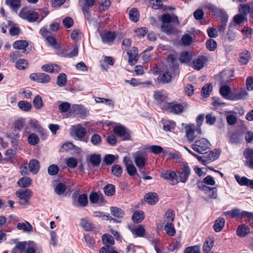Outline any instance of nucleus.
<instances>
[{
	"label": "nucleus",
	"instance_id": "1",
	"mask_svg": "<svg viewBox=\"0 0 253 253\" xmlns=\"http://www.w3.org/2000/svg\"><path fill=\"white\" fill-rule=\"evenodd\" d=\"M161 30L167 34H174L176 32L177 28L179 25L176 16L165 14L162 15Z\"/></svg>",
	"mask_w": 253,
	"mask_h": 253
},
{
	"label": "nucleus",
	"instance_id": "2",
	"mask_svg": "<svg viewBox=\"0 0 253 253\" xmlns=\"http://www.w3.org/2000/svg\"><path fill=\"white\" fill-rule=\"evenodd\" d=\"M191 173V169L187 163H182L177 171L176 179L178 182L185 183L187 182Z\"/></svg>",
	"mask_w": 253,
	"mask_h": 253
},
{
	"label": "nucleus",
	"instance_id": "3",
	"mask_svg": "<svg viewBox=\"0 0 253 253\" xmlns=\"http://www.w3.org/2000/svg\"><path fill=\"white\" fill-rule=\"evenodd\" d=\"M211 144L207 139L201 138L196 139L195 143L191 145L193 150L199 153H206L210 149Z\"/></svg>",
	"mask_w": 253,
	"mask_h": 253
},
{
	"label": "nucleus",
	"instance_id": "4",
	"mask_svg": "<svg viewBox=\"0 0 253 253\" xmlns=\"http://www.w3.org/2000/svg\"><path fill=\"white\" fill-rule=\"evenodd\" d=\"M70 133L75 139L85 142L87 141V139L84 138L86 134V129L81 124L73 126L71 128Z\"/></svg>",
	"mask_w": 253,
	"mask_h": 253
},
{
	"label": "nucleus",
	"instance_id": "5",
	"mask_svg": "<svg viewBox=\"0 0 253 253\" xmlns=\"http://www.w3.org/2000/svg\"><path fill=\"white\" fill-rule=\"evenodd\" d=\"M185 129L186 137L190 142L195 141L198 135L202 134L201 129L198 131V128L194 124L186 125Z\"/></svg>",
	"mask_w": 253,
	"mask_h": 253
},
{
	"label": "nucleus",
	"instance_id": "6",
	"mask_svg": "<svg viewBox=\"0 0 253 253\" xmlns=\"http://www.w3.org/2000/svg\"><path fill=\"white\" fill-rule=\"evenodd\" d=\"M134 163L138 168L140 172L142 169L145 166L147 161V156L141 151L135 152L132 154Z\"/></svg>",
	"mask_w": 253,
	"mask_h": 253
},
{
	"label": "nucleus",
	"instance_id": "7",
	"mask_svg": "<svg viewBox=\"0 0 253 253\" xmlns=\"http://www.w3.org/2000/svg\"><path fill=\"white\" fill-rule=\"evenodd\" d=\"M32 191L29 189H20L16 192V195L20 199V204L22 205H27L32 196Z\"/></svg>",
	"mask_w": 253,
	"mask_h": 253
},
{
	"label": "nucleus",
	"instance_id": "8",
	"mask_svg": "<svg viewBox=\"0 0 253 253\" xmlns=\"http://www.w3.org/2000/svg\"><path fill=\"white\" fill-rule=\"evenodd\" d=\"M31 80L42 84H46L50 82V76L43 73H32L29 76Z\"/></svg>",
	"mask_w": 253,
	"mask_h": 253
},
{
	"label": "nucleus",
	"instance_id": "9",
	"mask_svg": "<svg viewBox=\"0 0 253 253\" xmlns=\"http://www.w3.org/2000/svg\"><path fill=\"white\" fill-rule=\"evenodd\" d=\"M20 16L30 22H34L37 20L39 15L37 12L26 9H22L20 14Z\"/></svg>",
	"mask_w": 253,
	"mask_h": 253
},
{
	"label": "nucleus",
	"instance_id": "10",
	"mask_svg": "<svg viewBox=\"0 0 253 253\" xmlns=\"http://www.w3.org/2000/svg\"><path fill=\"white\" fill-rule=\"evenodd\" d=\"M208 61V57L207 56L200 55L193 60L191 66L195 70H200L203 68Z\"/></svg>",
	"mask_w": 253,
	"mask_h": 253
},
{
	"label": "nucleus",
	"instance_id": "11",
	"mask_svg": "<svg viewBox=\"0 0 253 253\" xmlns=\"http://www.w3.org/2000/svg\"><path fill=\"white\" fill-rule=\"evenodd\" d=\"M114 132L118 136L120 137L123 140H128L130 138L129 131L124 126L119 125L113 128Z\"/></svg>",
	"mask_w": 253,
	"mask_h": 253
},
{
	"label": "nucleus",
	"instance_id": "12",
	"mask_svg": "<svg viewBox=\"0 0 253 253\" xmlns=\"http://www.w3.org/2000/svg\"><path fill=\"white\" fill-rule=\"evenodd\" d=\"M165 107L174 114H180L184 110V106L182 104L175 102L166 103Z\"/></svg>",
	"mask_w": 253,
	"mask_h": 253
},
{
	"label": "nucleus",
	"instance_id": "13",
	"mask_svg": "<svg viewBox=\"0 0 253 253\" xmlns=\"http://www.w3.org/2000/svg\"><path fill=\"white\" fill-rule=\"evenodd\" d=\"M100 37L102 42L104 43L110 45L114 42L116 38V35L114 32L105 31L104 33L100 34Z\"/></svg>",
	"mask_w": 253,
	"mask_h": 253
},
{
	"label": "nucleus",
	"instance_id": "14",
	"mask_svg": "<svg viewBox=\"0 0 253 253\" xmlns=\"http://www.w3.org/2000/svg\"><path fill=\"white\" fill-rule=\"evenodd\" d=\"M161 176L165 179L170 181V184L175 185L178 183L176 179V173L171 170H164L161 173Z\"/></svg>",
	"mask_w": 253,
	"mask_h": 253
},
{
	"label": "nucleus",
	"instance_id": "15",
	"mask_svg": "<svg viewBox=\"0 0 253 253\" xmlns=\"http://www.w3.org/2000/svg\"><path fill=\"white\" fill-rule=\"evenodd\" d=\"M209 9L215 14H218L219 15L221 23H227L228 19V16L224 10L219 9L213 5L210 6L209 7Z\"/></svg>",
	"mask_w": 253,
	"mask_h": 253
},
{
	"label": "nucleus",
	"instance_id": "16",
	"mask_svg": "<svg viewBox=\"0 0 253 253\" xmlns=\"http://www.w3.org/2000/svg\"><path fill=\"white\" fill-rule=\"evenodd\" d=\"M220 76L221 82L224 84L227 83L233 79L234 70L232 69H226L221 72Z\"/></svg>",
	"mask_w": 253,
	"mask_h": 253
},
{
	"label": "nucleus",
	"instance_id": "17",
	"mask_svg": "<svg viewBox=\"0 0 253 253\" xmlns=\"http://www.w3.org/2000/svg\"><path fill=\"white\" fill-rule=\"evenodd\" d=\"M73 114L77 118H84L87 115V110L82 105H75L73 107Z\"/></svg>",
	"mask_w": 253,
	"mask_h": 253
},
{
	"label": "nucleus",
	"instance_id": "18",
	"mask_svg": "<svg viewBox=\"0 0 253 253\" xmlns=\"http://www.w3.org/2000/svg\"><path fill=\"white\" fill-rule=\"evenodd\" d=\"M43 71L50 73H57L61 70L60 66L56 64H47L42 66Z\"/></svg>",
	"mask_w": 253,
	"mask_h": 253
},
{
	"label": "nucleus",
	"instance_id": "19",
	"mask_svg": "<svg viewBox=\"0 0 253 253\" xmlns=\"http://www.w3.org/2000/svg\"><path fill=\"white\" fill-rule=\"evenodd\" d=\"M128 56V63L131 65H134L137 61L138 50L135 47H133L127 51Z\"/></svg>",
	"mask_w": 253,
	"mask_h": 253
},
{
	"label": "nucleus",
	"instance_id": "20",
	"mask_svg": "<svg viewBox=\"0 0 253 253\" xmlns=\"http://www.w3.org/2000/svg\"><path fill=\"white\" fill-rule=\"evenodd\" d=\"M235 178L237 182L242 186H247L253 189V179L250 180L246 177L236 175Z\"/></svg>",
	"mask_w": 253,
	"mask_h": 253
},
{
	"label": "nucleus",
	"instance_id": "21",
	"mask_svg": "<svg viewBox=\"0 0 253 253\" xmlns=\"http://www.w3.org/2000/svg\"><path fill=\"white\" fill-rule=\"evenodd\" d=\"M171 75L168 72H165L160 74L157 79V84H168L171 81Z\"/></svg>",
	"mask_w": 253,
	"mask_h": 253
},
{
	"label": "nucleus",
	"instance_id": "22",
	"mask_svg": "<svg viewBox=\"0 0 253 253\" xmlns=\"http://www.w3.org/2000/svg\"><path fill=\"white\" fill-rule=\"evenodd\" d=\"M229 142L233 144H237L241 142V134L238 132H229L227 134Z\"/></svg>",
	"mask_w": 253,
	"mask_h": 253
},
{
	"label": "nucleus",
	"instance_id": "23",
	"mask_svg": "<svg viewBox=\"0 0 253 253\" xmlns=\"http://www.w3.org/2000/svg\"><path fill=\"white\" fill-rule=\"evenodd\" d=\"M220 154L219 150H214V151H211L210 153L206 156V160H203V164L206 165L207 163L211 162H212L217 159Z\"/></svg>",
	"mask_w": 253,
	"mask_h": 253
},
{
	"label": "nucleus",
	"instance_id": "24",
	"mask_svg": "<svg viewBox=\"0 0 253 253\" xmlns=\"http://www.w3.org/2000/svg\"><path fill=\"white\" fill-rule=\"evenodd\" d=\"M248 95V92L246 90L243 89L237 93L231 94L230 100L237 101L239 100L245 99Z\"/></svg>",
	"mask_w": 253,
	"mask_h": 253
},
{
	"label": "nucleus",
	"instance_id": "25",
	"mask_svg": "<svg viewBox=\"0 0 253 253\" xmlns=\"http://www.w3.org/2000/svg\"><path fill=\"white\" fill-rule=\"evenodd\" d=\"M110 211L112 214L117 218L115 220L118 222H120L119 219L123 218L125 215V212L122 210L115 207H111Z\"/></svg>",
	"mask_w": 253,
	"mask_h": 253
},
{
	"label": "nucleus",
	"instance_id": "26",
	"mask_svg": "<svg viewBox=\"0 0 253 253\" xmlns=\"http://www.w3.org/2000/svg\"><path fill=\"white\" fill-rule=\"evenodd\" d=\"M225 221L224 218L220 217L215 221L213 225V229L215 232H220L225 226Z\"/></svg>",
	"mask_w": 253,
	"mask_h": 253
},
{
	"label": "nucleus",
	"instance_id": "27",
	"mask_svg": "<svg viewBox=\"0 0 253 253\" xmlns=\"http://www.w3.org/2000/svg\"><path fill=\"white\" fill-rule=\"evenodd\" d=\"M29 168L30 171L34 174H37L40 168V164L38 160L32 159L30 161L29 163Z\"/></svg>",
	"mask_w": 253,
	"mask_h": 253
},
{
	"label": "nucleus",
	"instance_id": "28",
	"mask_svg": "<svg viewBox=\"0 0 253 253\" xmlns=\"http://www.w3.org/2000/svg\"><path fill=\"white\" fill-rule=\"evenodd\" d=\"M145 199L149 204L153 205L158 202L159 198L156 193H149L146 194Z\"/></svg>",
	"mask_w": 253,
	"mask_h": 253
},
{
	"label": "nucleus",
	"instance_id": "29",
	"mask_svg": "<svg viewBox=\"0 0 253 253\" xmlns=\"http://www.w3.org/2000/svg\"><path fill=\"white\" fill-rule=\"evenodd\" d=\"M250 232V229L245 224L239 225L236 230L237 235L240 237L246 236Z\"/></svg>",
	"mask_w": 253,
	"mask_h": 253
},
{
	"label": "nucleus",
	"instance_id": "30",
	"mask_svg": "<svg viewBox=\"0 0 253 253\" xmlns=\"http://www.w3.org/2000/svg\"><path fill=\"white\" fill-rule=\"evenodd\" d=\"M28 43L26 41L18 40L14 42L13 43V47L16 49L23 50L25 51L27 47L28 46Z\"/></svg>",
	"mask_w": 253,
	"mask_h": 253
},
{
	"label": "nucleus",
	"instance_id": "31",
	"mask_svg": "<svg viewBox=\"0 0 253 253\" xmlns=\"http://www.w3.org/2000/svg\"><path fill=\"white\" fill-rule=\"evenodd\" d=\"M78 203L74 202L73 205L76 207H85L88 203L87 196L86 194H83L78 198Z\"/></svg>",
	"mask_w": 253,
	"mask_h": 253
},
{
	"label": "nucleus",
	"instance_id": "32",
	"mask_svg": "<svg viewBox=\"0 0 253 253\" xmlns=\"http://www.w3.org/2000/svg\"><path fill=\"white\" fill-rule=\"evenodd\" d=\"M214 240L211 238H208L204 243L203 249L205 253H209L213 247Z\"/></svg>",
	"mask_w": 253,
	"mask_h": 253
},
{
	"label": "nucleus",
	"instance_id": "33",
	"mask_svg": "<svg viewBox=\"0 0 253 253\" xmlns=\"http://www.w3.org/2000/svg\"><path fill=\"white\" fill-rule=\"evenodd\" d=\"M102 241L103 243L105 245L103 247H112V245L114 244L113 237L109 234H104L102 236Z\"/></svg>",
	"mask_w": 253,
	"mask_h": 253
},
{
	"label": "nucleus",
	"instance_id": "34",
	"mask_svg": "<svg viewBox=\"0 0 253 253\" xmlns=\"http://www.w3.org/2000/svg\"><path fill=\"white\" fill-rule=\"evenodd\" d=\"M174 212L171 210H169L165 214L164 221L166 224L172 223L174 219Z\"/></svg>",
	"mask_w": 253,
	"mask_h": 253
},
{
	"label": "nucleus",
	"instance_id": "35",
	"mask_svg": "<svg viewBox=\"0 0 253 253\" xmlns=\"http://www.w3.org/2000/svg\"><path fill=\"white\" fill-rule=\"evenodd\" d=\"M231 91V88L229 86L223 85L220 87L219 92L224 98L230 100Z\"/></svg>",
	"mask_w": 253,
	"mask_h": 253
},
{
	"label": "nucleus",
	"instance_id": "36",
	"mask_svg": "<svg viewBox=\"0 0 253 253\" xmlns=\"http://www.w3.org/2000/svg\"><path fill=\"white\" fill-rule=\"evenodd\" d=\"M144 218V213L142 211H135L132 216V219L134 223L141 222Z\"/></svg>",
	"mask_w": 253,
	"mask_h": 253
},
{
	"label": "nucleus",
	"instance_id": "37",
	"mask_svg": "<svg viewBox=\"0 0 253 253\" xmlns=\"http://www.w3.org/2000/svg\"><path fill=\"white\" fill-rule=\"evenodd\" d=\"M17 228L18 230H22L26 232H31L33 230L32 226L27 221H25L24 223H18L17 225Z\"/></svg>",
	"mask_w": 253,
	"mask_h": 253
},
{
	"label": "nucleus",
	"instance_id": "38",
	"mask_svg": "<svg viewBox=\"0 0 253 253\" xmlns=\"http://www.w3.org/2000/svg\"><path fill=\"white\" fill-rule=\"evenodd\" d=\"M32 181V180L30 177L25 176L20 178L18 181L17 184L21 187L26 188L31 185Z\"/></svg>",
	"mask_w": 253,
	"mask_h": 253
},
{
	"label": "nucleus",
	"instance_id": "39",
	"mask_svg": "<svg viewBox=\"0 0 253 253\" xmlns=\"http://www.w3.org/2000/svg\"><path fill=\"white\" fill-rule=\"evenodd\" d=\"M129 17L130 20L134 22H136L139 20V11L136 8H132L129 11Z\"/></svg>",
	"mask_w": 253,
	"mask_h": 253
},
{
	"label": "nucleus",
	"instance_id": "40",
	"mask_svg": "<svg viewBox=\"0 0 253 253\" xmlns=\"http://www.w3.org/2000/svg\"><path fill=\"white\" fill-rule=\"evenodd\" d=\"M28 62L24 59H20L15 62V66L18 70H24L28 68Z\"/></svg>",
	"mask_w": 253,
	"mask_h": 253
},
{
	"label": "nucleus",
	"instance_id": "41",
	"mask_svg": "<svg viewBox=\"0 0 253 253\" xmlns=\"http://www.w3.org/2000/svg\"><path fill=\"white\" fill-rule=\"evenodd\" d=\"M164 230L169 236L173 237L175 235L176 231L172 223L166 224L164 226Z\"/></svg>",
	"mask_w": 253,
	"mask_h": 253
},
{
	"label": "nucleus",
	"instance_id": "42",
	"mask_svg": "<svg viewBox=\"0 0 253 253\" xmlns=\"http://www.w3.org/2000/svg\"><path fill=\"white\" fill-rule=\"evenodd\" d=\"M212 89V86L211 84H205L201 90V95L202 96L207 98L208 97Z\"/></svg>",
	"mask_w": 253,
	"mask_h": 253
},
{
	"label": "nucleus",
	"instance_id": "43",
	"mask_svg": "<svg viewBox=\"0 0 253 253\" xmlns=\"http://www.w3.org/2000/svg\"><path fill=\"white\" fill-rule=\"evenodd\" d=\"M250 59V53L248 51H245L241 53L239 57V61L242 64H246Z\"/></svg>",
	"mask_w": 253,
	"mask_h": 253
},
{
	"label": "nucleus",
	"instance_id": "44",
	"mask_svg": "<svg viewBox=\"0 0 253 253\" xmlns=\"http://www.w3.org/2000/svg\"><path fill=\"white\" fill-rule=\"evenodd\" d=\"M6 4L13 10H17L21 6L20 0H5Z\"/></svg>",
	"mask_w": 253,
	"mask_h": 253
},
{
	"label": "nucleus",
	"instance_id": "45",
	"mask_svg": "<svg viewBox=\"0 0 253 253\" xmlns=\"http://www.w3.org/2000/svg\"><path fill=\"white\" fill-rule=\"evenodd\" d=\"M192 58V55L187 51L181 52L179 57V60L181 63L188 64Z\"/></svg>",
	"mask_w": 253,
	"mask_h": 253
},
{
	"label": "nucleus",
	"instance_id": "46",
	"mask_svg": "<svg viewBox=\"0 0 253 253\" xmlns=\"http://www.w3.org/2000/svg\"><path fill=\"white\" fill-rule=\"evenodd\" d=\"M105 194L107 196H111L115 193V186L111 184L106 185L103 188Z\"/></svg>",
	"mask_w": 253,
	"mask_h": 253
},
{
	"label": "nucleus",
	"instance_id": "47",
	"mask_svg": "<svg viewBox=\"0 0 253 253\" xmlns=\"http://www.w3.org/2000/svg\"><path fill=\"white\" fill-rule=\"evenodd\" d=\"M67 80L66 75L64 73H61L57 77L56 84L59 86L62 87L66 84Z\"/></svg>",
	"mask_w": 253,
	"mask_h": 253
},
{
	"label": "nucleus",
	"instance_id": "48",
	"mask_svg": "<svg viewBox=\"0 0 253 253\" xmlns=\"http://www.w3.org/2000/svg\"><path fill=\"white\" fill-rule=\"evenodd\" d=\"M95 101L97 103H106L108 106L113 108L114 106V101L112 99H106L104 98H101L99 97H94Z\"/></svg>",
	"mask_w": 253,
	"mask_h": 253
},
{
	"label": "nucleus",
	"instance_id": "49",
	"mask_svg": "<svg viewBox=\"0 0 253 253\" xmlns=\"http://www.w3.org/2000/svg\"><path fill=\"white\" fill-rule=\"evenodd\" d=\"M125 82L133 86H136L140 84H147V85H151L152 84L151 81H147L146 82L141 83L138 81L135 78H132L130 80H125Z\"/></svg>",
	"mask_w": 253,
	"mask_h": 253
},
{
	"label": "nucleus",
	"instance_id": "50",
	"mask_svg": "<svg viewBox=\"0 0 253 253\" xmlns=\"http://www.w3.org/2000/svg\"><path fill=\"white\" fill-rule=\"evenodd\" d=\"M33 105L37 109H40L43 107V103L40 95H38L34 98Z\"/></svg>",
	"mask_w": 253,
	"mask_h": 253
},
{
	"label": "nucleus",
	"instance_id": "51",
	"mask_svg": "<svg viewBox=\"0 0 253 253\" xmlns=\"http://www.w3.org/2000/svg\"><path fill=\"white\" fill-rule=\"evenodd\" d=\"M81 225L83 228L86 231H90L93 227L92 223L87 218H83L82 219Z\"/></svg>",
	"mask_w": 253,
	"mask_h": 253
},
{
	"label": "nucleus",
	"instance_id": "52",
	"mask_svg": "<svg viewBox=\"0 0 253 253\" xmlns=\"http://www.w3.org/2000/svg\"><path fill=\"white\" fill-rule=\"evenodd\" d=\"M239 11L246 17L247 14L250 13L251 6L247 4H240L239 6Z\"/></svg>",
	"mask_w": 253,
	"mask_h": 253
},
{
	"label": "nucleus",
	"instance_id": "53",
	"mask_svg": "<svg viewBox=\"0 0 253 253\" xmlns=\"http://www.w3.org/2000/svg\"><path fill=\"white\" fill-rule=\"evenodd\" d=\"M19 108L24 111H29L31 109L32 105L30 103L24 101H20L18 103Z\"/></svg>",
	"mask_w": 253,
	"mask_h": 253
},
{
	"label": "nucleus",
	"instance_id": "54",
	"mask_svg": "<svg viewBox=\"0 0 253 253\" xmlns=\"http://www.w3.org/2000/svg\"><path fill=\"white\" fill-rule=\"evenodd\" d=\"M28 141L30 144L35 145L39 143L40 139L37 134L33 133L28 137Z\"/></svg>",
	"mask_w": 253,
	"mask_h": 253
},
{
	"label": "nucleus",
	"instance_id": "55",
	"mask_svg": "<svg viewBox=\"0 0 253 253\" xmlns=\"http://www.w3.org/2000/svg\"><path fill=\"white\" fill-rule=\"evenodd\" d=\"M148 30L146 27H140L134 30L135 35L140 38L144 37L147 34Z\"/></svg>",
	"mask_w": 253,
	"mask_h": 253
},
{
	"label": "nucleus",
	"instance_id": "56",
	"mask_svg": "<svg viewBox=\"0 0 253 253\" xmlns=\"http://www.w3.org/2000/svg\"><path fill=\"white\" fill-rule=\"evenodd\" d=\"M175 126V123L173 121H168L164 123L163 129L165 131H171Z\"/></svg>",
	"mask_w": 253,
	"mask_h": 253
},
{
	"label": "nucleus",
	"instance_id": "57",
	"mask_svg": "<svg viewBox=\"0 0 253 253\" xmlns=\"http://www.w3.org/2000/svg\"><path fill=\"white\" fill-rule=\"evenodd\" d=\"M84 240L86 245L90 248H93L95 242L92 237L89 235H84Z\"/></svg>",
	"mask_w": 253,
	"mask_h": 253
},
{
	"label": "nucleus",
	"instance_id": "58",
	"mask_svg": "<svg viewBox=\"0 0 253 253\" xmlns=\"http://www.w3.org/2000/svg\"><path fill=\"white\" fill-rule=\"evenodd\" d=\"M112 172L116 176H120L122 173L123 169L122 167L118 165H114L112 167Z\"/></svg>",
	"mask_w": 253,
	"mask_h": 253
},
{
	"label": "nucleus",
	"instance_id": "59",
	"mask_svg": "<svg viewBox=\"0 0 253 253\" xmlns=\"http://www.w3.org/2000/svg\"><path fill=\"white\" fill-rule=\"evenodd\" d=\"M206 46L207 48L210 51H214L216 47V42L212 39H209L206 42Z\"/></svg>",
	"mask_w": 253,
	"mask_h": 253
},
{
	"label": "nucleus",
	"instance_id": "60",
	"mask_svg": "<svg viewBox=\"0 0 253 253\" xmlns=\"http://www.w3.org/2000/svg\"><path fill=\"white\" fill-rule=\"evenodd\" d=\"M70 104L67 102L61 103L58 105V109L62 113H66L70 108Z\"/></svg>",
	"mask_w": 253,
	"mask_h": 253
},
{
	"label": "nucleus",
	"instance_id": "61",
	"mask_svg": "<svg viewBox=\"0 0 253 253\" xmlns=\"http://www.w3.org/2000/svg\"><path fill=\"white\" fill-rule=\"evenodd\" d=\"M48 173L50 175L57 174L59 170L58 167L56 165H51L48 168Z\"/></svg>",
	"mask_w": 253,
	"mask_h": 253
},
{
	"label": "nucleus",
	"instance_id": "62",
	"mask_svg": "<svg viewBox=\"0 0 253 253\" xmlns=\"http://www.w3.org/2000/svg\"><path fill=\"white\" fill-rule=\"evenodd\" d=\"M184 253H201L200 246H194L187 247L185 249Z\"/></svg>",
	"mask_w": 253,
	"mask_h": 253
},
{
	"label": "nucleus",
	"instance_id": "63",
	"mask_svg": "<svg viewBox=\"0 0 253 253\" xmlns=\"http://www.w3.org/2000/svg\"><path fill=\"white\" fill-rule=\"evenodd\" d=\"M205 193L208 195L209 198L214 199L217 198V194L216 188H211Z\"/></svg>",
	"mask_w": 253,
	"mask_h": 253
},
{
	"label": "nucleus",
	"instance_id": "64",
	"mask_svg": "<svg viewBox=\"0 0 253 253\" xmlns=\"http://www.w3.org/2000/svg\"><path fill=\"white\" fill-rule=\"evenodd\" d=\"M181 42L185 45H189L192 42V38L188 34L184 35L181 38Z\"/></svg>",
	"mask_w": 253,
	"mask_h": 253
}]
</instances>
